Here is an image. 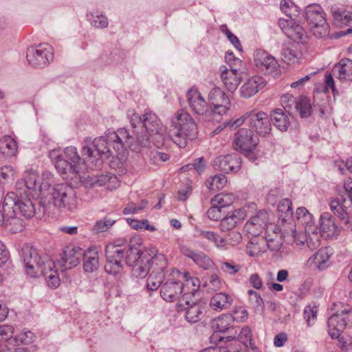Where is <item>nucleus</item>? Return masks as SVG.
<instances>
[{"label": "nucleus", "instance_id": "f257e3e1", "mask_svg": "<svg viewBox=\"0 0 352 352\" xmlns=\"http://www.w3.org/2000/svg\"><path fill=\"white\" fill-rule=\"evenodd\" d=\"M132 130H129L128 147L133 151L139 153L142 148L150 145V138H153L156 147L163 146L168 141L166 129L161 120L155 113L147 111L142 116L134 113L131 118Z\"/></svg>", "mask_w": 352, "mask_h": 352}, {"label": "nucleus", "instance_id": "f03ea898", "mask_svg": "<svg viewBox=\"0 0 352 352\" xmlns=\"http://www.w3.org/2000/svg\"><path fill=\"white\" fill-rule=\"evenodd\" d=\"M129 130L119 129L117 131H109L104 136L95 138L91 146H85L82 153L86 156L87 163L91 168L101 166L104 159L113 155L118 156L124 153L128 147Z\"/></svg>", "mask_w": 352, "mask_h": 352}, {"label": "nucleus", "instance_id": "7ed1b4c3", "mask_svg": "<svg viewBox=\"0 0 352 352\" xmlns=\"http://www.w3.org/2000/svg\"><path fill=\"white\" fill-rule=\"evenodd\" d=\"M148 254L143 252L140 248V243H133L131 241L128 248H123L118 244H109L106 248L107 261L104 265V270L111 275H116L123 270L122 259L125 258V263L128 266L131 267L138 263L143 255Z\"/></svg>", "mask_w": 352, "mask_h": 352}, {"label": "nucleus", "instance_id": "20e7f679", "mask_svg": "<svg viewBox=\"0 0 352 352\" xmlns=\"http://www.w3.org/2000/svg\"><path fill=\"white\" fill-rule=\"evenodd\" d=\"M173 130L168 134V140H172L180 148L187 145V140H194L197 138V127L190 115L186 111H179L172 120Z\"/></svg>", "mask_w": 352, "mask_h": 352}, {"label": "nucleus", "instance_id": "39448f33", "mask_svg": "<svg viewBox=\"0 0 352 352\" xmlns=\"http://www.w3.org/2000/svg\"><path fill=\"white\" fill-rule=\"evenodd\" d=\"M268 221L269 217L267 212L261 210L246 222L244 229L247 233L253 236L260 235L265 229V239L268 248L276 251L281 246L280 241L276 233H274V237L268 233L270 230H272L275 228L274 225L267 226Z\"/></svg>", "mask_w": 352, "mask_h": 352}, {"label": "nucleus", "instance_id": "423d86ee", "mask_svg": "<svg viewBox=\"0 0 352 352\" xmlns=\"http://www.w3.org/2000/svg\"><path fill=\"white\" fill-rule=\"evenodd\" d=\"M325 16L322 8L318 4H311L305 8V20L313 34L318 38L325 37L329 33V25Z\"/></svg>", "mask_w": 352, "mask_h": 352}, {"label": "nucleus", "instance_id": "0eeeda50", "mask_svg": "<svg viewBox=\"0 0 352 352\" xmlns=\"http://www.w3.org/2000/svg\"><path fill=\"white\" fill-rule=\"evenodd\" d=\"M47 255L39 254L38 250L29 244L23 245L21 250V258L27 274L36 278L41 275L45 270Z\"/></svg>", "mask_w": 352, "mask_h": 352}, {"label": "nucleus", "instance_id": "6e6552de", "mask_svg": "<svg viewBox=\"0 0 352 352\" xmlns=\"http://www.w3.org/2000/svg\"><path fill=\"white\" fill-rule=\"evenodd\" d=\"M54 204L56 207L74 212L77 208V200L74 189L66 184H58L50 188Z\"/></svg>", "mask_w": 352, "mask_h": 352}, {"label": "nucleus", "instance_id": "1a4fd4ad", "mask_svg": "<svg viewBox=\"0 0 352 352\" xmlns=\"http://www.w3.org/2000/svg\"><path fill=\"white\" fill-rule=\"evenodd\" d=\"M81 159L74 146H68L64 151L63 160L56 162V168L60 174H69L80 179L79 170L87 163L86 156Z\"/></svg>", "mask_w": 352, "mask_h": 352}, {"label": "nucleus", "instance_id": "9d476101", "mask_svg": "<svg viewBox=\"0 0 352 352\" xmlns=\"http://www.w3.org/2000/svg\"><path fill=\"white\" fill-rule=\"evenodd\" d=\"M331 210L346 223H349L346 210L352 207V179H347L338 197L329 203Z\"/></svg>", "mask_w": 352, "mask_h": 352}, {"label": "nucleus", "instance_id": "9b49d317", "mask_svg": "<svg viewBox=\"0 0 352 352\" xmlns=\"http://www.w3.org/2000/svg\"><path fill=\"white\" fill-rule=\"evenodd\" d=\"M53 58V48L48 43H41L28 48L26 58L33 67H43L47 65Z\"/></svg>", "mask_w": 352, "mask_h": 352}, {"label": "nucleus", "instance_id": "f8f14e48", "mask_svg": "<svg viewBox=\"0 0 352 352\" xmlns=\"http://www.w3.org/2000/svg\"><path fill=\"white\" fill-rule=\"evenodd\" d=\"M181 272L177 270L172 269L166 275V281L162 285L160 294L162 298L167 302L176 300L182 294L184 284L178 278Z\"/></svg>", "mask_w": 352, "mask_h": 352}, {"label": "nucleus", "instance_id": "ddd939ff", "mask_svg": "<svg viewBox=\"0 0 352 352\" xmlns=\"http://www.w3.org/2000/svg\"><path fill=\"white\" fill-rule=\"evenodd\" d=\"M328 332L331 338H338L347 325L352 324V309H340L328 318Z\"/></svg>", "mask_w": 352, "mask_h": 352}, {"label": "nucleus", "instance_id": "4468645a", "mask_svg": "<svg viewBox=\"0 0 352 352\" xmlns=\"http://www.w3.org/2000/svg\"><path fill=\"white\" fill-rule=\"evenodd\" d=\"M259 139L251 129H239L234 135V143L236 149L245 152V155L252 157V151L256 148Z\"/></svg>", "mask_w": 352, "mask_h": 352}, {"label": "nucleus", "instance_id": "2eb2a0df", "mask_svg": "<svg viewBox=\"0 0 352 352\" xmlns=\"http://www.w3.org/2000/svg\"><path fill=\"white\" fill-rule=\"evenodd\" d=\"M9 193H12L15 197L14 208L16 211L19 210L24 217L30 219L36 214L41 216V214L45 212L47 206L42 201L39 202L38 208H36L31 199L28 197H23L22 192H18L19 195L14 192H10Z\"/></svg>", "mask_w": 352, "mask_h": 352}, {"label": "nucleus", "instance_id": "dca6fc26", "mask_svg": "<svg viewBox=\"0 0 352 352\" xmlns=\"http://www.w3.org/2000/svg\"><path fill=\"white\" fill-rule=\"evenodd\" d=\"M25 187V193H30L34 197L45 195L43 187L40 182V177L36 171L28 170L25 173L23 179L18 181L16 184L17 192H21Z\"/></svg>", "mask_w": 352, "mask_h": 352}, {"label": "nucleus", "instance_id": "f3484780", "mask_svg": "<svg viewBox=\"0 0 352 352\" xmlns=\"http://www.w3.org/2000/svg\"><path fill=\"white\" fill-rule=\"evenodd\" d=\"M14 199L12 193H7L3 199V207L7 211L8 216L3 227L12 233L19 232L24 228L23 219L16 217V212L14 208Z\"/></svg>", "mask_w": 352, "mask_h": 352}, {"label": "nucleus", "instance_id": "a211bd4d", "mask_svg": "<svg viewBox=\"0 0 352 352\" xmlns=\"http://www.w3.org/2000/svg\"><path fill=\"white\" fill-rule=\"evenodd\" d=\"M249 125L258 135L267 136L271 131L270 117L261 111L253 110L248 111Z\"/></svg>", "mask_w": 352, "mask_h": 352}, {"label": "nucleus", "instance_id": "6ab92c4d", "mask_svg": "<svg viewBox=\"0 0 352 352\" xmlns=\"http://www.w3.org/2000/svg\"><path fill=\"white\" fill-rule=\"evenodd\" d=\"M330 14L333 19V23L336 26H350L346 30L341 31L340 36L352 33V8H343L332 5L330 7Z\"/></svg>", "mask_w": 352, "mask_h": 352}, {"label": "nucleus", "instance_id": "aec40b11", "mask_svg": "<svg viewBox=\"0 0 352 352\" xmlns=\"http://www.w3.org/2000/svg\"><path fill=\"white\" fill-rule=\"evenodd\" d=\"M254 60L258 69L271 75H276L278 62L274 57L263 50H256L254 53Z\"/></svg>", "mask_w": 352, "mask_h": 352}, {"label": "nucleus", "instance_id": "412c9836", "mask_svg": "<svg viewBox=\"0 0 352 352\" xmlns=\"http://www.w3.org/2000/svg\"><path fill=\"white\" fill-rule=\"evenodd\" d=\"M213 166L225 173H236L241 167V158L236 153L219 156L214 159Z\"/></svg>", "mask_w": 352, "mask_h": 352}, {"label": "nucleus", "instance_id": "4be33fe9", "mask_svg": "<svg viewBox=\"0 0 352 352\" xmlns=\"http://www.w3.org/2000/svg\"><path fill=\"white\" fill-rule=\"evenodd\" d=\"M83 251L78 247L67 246L64 248L63 256L58 264L63 267L62 270L76 267L83 255Z\"/></svg>", "mask_w": 352, "mask_h": 352}, {"label": "nucleus", "instance_id": "5701e85b", "mask_svg": "<svg viewBox=\"0 0 352 352\" xmlns=\"http://www.w3.org/2000/svg\"><path fill=\"white\" fill-rule=\"evenodd\" d=\"M266 84V80L262 76H252L249 78L241 87V96L245 99L250 98L263 89Z\"/></svg>", "mask_w": 352, "mask_h": 352}, {"label": "nucleus", "instance_id": "b1692460", "mask_svg": "<svg viewBox=\"0 0 352 352\" xmlns=\"http://www.w3.org/2000/svg\"><path fill=\"white\" fill-rule=\"evenodd\" d=\"M186 98L191 110L199 116H207L208 107L201 94L195 89H190L186 94Z\"/></svg>", "mask_w": 352, "mask_h": 352}, {"label": "nucleus", "instance_id": "393cba45", "mask_svg": "<svg viewBox=\"0 0 352 352\" xmlns=\"http://www.w3.org/2000/svg\"><path fill=\"white\" fill-rule=\"evenodd\" d=\"M246 210L239 208L228 214L221 219L219 229L223 232H226L234 229L246 217Z\"/></svg>", "mask_w": 352, "mask_h": 352}, {"label": "nucleus", "instance_id": "a878e982", "mask_svg": "<svg viewBox=\"0 0 352 352\" xmlns=\"http://www.w3.org/2000/svg\"><path fill=\"white\" fill-rule=\"evenodd\" d=\"M232 322V318L230 314H223L215 319L213 322L212 327L217 331L210 336V342L217 344L218 342H222L224 338L221 336L219 333L225 332L228 330Z\"/></svg>", "mask_w": 352, "mask_h": 352}, {"label": "nucleus", "instance_id": "bb28decb", "mask_svg": "<svg viewBox=\"0 0 352 352\" xmlns=\"http://www.w3.org/2000/svg\"><path fill=\"white\" fill-rule=\"evenodd\" d=\"M180 250L184 256L191 258L197 265L204 270H208L213 265L212 260L202 252L194 251L186 245L181 246Z\"/></svg>", "mask_w": 352, "mask_h": 352}, {"label": "nucleus", "instance_id": "cd10ccee", "mask_svg": "<svg viewBox=\"0 0 352 352\" xmlns=\"http://www.w3.org/2000/svg\"><path fill=\"white\" fill-rule=\"evenodd\" d=\"M221 72V79L227 89L232 92L238 87L240 82V76L236 69H228L226 66L219 68Z\"/></svg>", "mask_w": 352, "mask_h": 352}, {"label": "nucleus", "instance_id": "c85d7f7f", "mask_svg": "<svg viewBox=\"0 0 352 352\" xmlns=\"http://www.w3.org/2000/svg\"><path fill=\"white\" fill-rule=\"evenodd\" d=\"M290 114L281 109H274L270 114V122L280 131H287L291 123Z\"/></svg>", "mask_w": 352, "mask_h": 352}, {"label": "nucleus", "instance_id": "c756f323", "mask_svg": "<svg viewBox=\"0 0 352 352\" xmlns=\"http://www.w3.org/2000/svg\"><path fill=\"white\" fill-rule=\"evenodd\" d=\"M333 74L340 80H352V60L342 58L332 70Z\"/></svg>", "mask_w": 352, "mask_h": 352}, {"label": "nucleus", "instance_id": "7c9ffc66", "mask_svg": "<svg viewBox=\"0 0 352 352\" xmlns=\"http://www.w3.org/2000/svg\"><path fill=\"white\" fill-rule=\"evenodd\" d=\"M195 235L214 243V245L219 249H226V240L215 232L205 230L199 227H195Z\"/></svg>", "mask_w": 352, "mask_h": 352}, {"label": "nucleus", "instance_id": "2f4dec72", "mask_svg": "<svg viewBox=\"0 0 352 352\" xmlns=\"http://www.w3.org/2000/svg\"><path fill=\"white\" fill-rule=\"evenodd\" d=\"M46 267L41 275L45 276L50 287L56 288L59 285L60 278L58 276L57 270H55L56 264L50 257H46Z\"/></svg>", "mask_w": 352, "mask_h": 352}, {"label": "nucleus", "instance_id": "473e14b6", "mask_svg": "<svg viewBox=\"0 0 352 352\" xmlns=\"http://www.w3.org/2000/svg\"><path fill=\"white\" fill-rule=\"evenodd\" d=\"M320 232L327 233V236L337 235L338 233V226L335 219L329 212H323L320 215Z\"/></svg>", "mask_w": 352, "mask_h": 352}, {"label": "nucleus", "instance_id": "72a5a7b5", "mask_svg": "<svg viewBox=\"0 0 352 352\" xmlns=\"http://www.w3.org/2000/svg\"><path fill=\"white\" fill-rule=\"evenodd\" d=\"M83 269L85 272L92 273L99 267V256L97 251L89 250L83 253Z\"/></svg>", "mask_w": 352, "mask_h": 352}, {"label": "nucleus", "instance_id": "f704fd0d", "mask_svg": "<svg viewBox=\"0 0 352 352\" xmlns=\"http://www.w3.org/2000/svg\"><path fill=\"white\" fill-rule=\"evenodd\" d=\"M132 267V274L136 278H145L151 270L150 267V254L143 255L142 259L135 263Z\"/></svg>", "mask_w": 352, "mask_h": 352}, {"label": "nucleus", "instance_id": "c9c22d12", "mask_svg": "<svg viewBox=\"0 0 352 352\" xmlns=\"http://www.w3.org/2000/svg\"><path fill=\"white\" fill-rule=\"evenodd\" d=\"M17 148V144L11 136L6 135L0 140V152L4 155L9 157L15 155Z\"/></svg>", "mask_w": 352, "mask_h": 352}, {"label": "nucleus", "instance_id": "e433bc0d", "mask_svg": "<svg viewBox=\"0 0 352 352\" xmlns=\"http://www.w3.org/2000/svg\"><path fill=\"white\" fill-rule=\"evenodd\" d=\"M168 265L166 256L160 253L155 254L153 256H150L151 272L155 274H164V270Z\"/></svg>", "mask_w": 352, "mask_h": 352}, {"label": "nucleus", "instance_id": "4c0bfd02", "mask_svg": "<svg viewBox=\"0 0 352 352\" xmlns=\"http://www.w3.org/2000/svg\"><path fill=\"white\" fill-rule=\"evenodd\" d=\"M330 258V254L327 248H321L309 259V261L315 264L319 270L327 267V262Z\"/></svg>", "mask_w": 352, "mask_h": 352}, {"label": "nucleus", "instance_id": "58836bf2", "mask_svg": "<svg viewBox=\"0 0 352 352\" xmlns=\"http://www.w3.org/2000/svg\"><path fill=\"white\" fill-rule=\"evenodd\" d=\"M87 19L93 27L98 29L106 28L109 25L107 17L98 12L87 13Z\"/></svg>", "mask_w": 352, "mask_h": 352}, {"label": "nucleus", "instance_id": "ea45409f", "mask_svg": "<svg viewBox=\"0 0 352 352\" xmlns=\"http://www.w3.org/2000/svg\"><path fill=\"white\" fill-rule=\"evenodd\" d=\"M294 109L299 112L301 118H308L312 112L310 100L306 96H300L297 99Z\"/></svg>", "mask_w": 352, "mask_h": 352}, {"label": "nucleus", "instance_id": "a19ab883", "mask_svg": "<svg viewBox=\"0 0 352 352\" xmlns=\"http://www.w3.org/2000/svg\"><path fill=\"white\" fill-rule=\"evenodd\" d=\"M287 36L294 41L302 43H306L307 40V32L301 25L295 22L291 26L290 31H287Z\"/></svg>", "mask_w": 352, "mask_h": 352}, {"label": "nucleus", "instance_id": "79ce46f5", "mask_svg": "<svg viewBox=\"0 0 352 352\" xmlns=\"http://www.w3.org/2000/svg\"><path fill=\"white\" fill-rule=\"evenodd\" d=\"M234 200V196L232 193H220L211 199V205H214L220 209H223L230 206Z\"/></svg>", "mask_w": 352, "mask_h": 352}, {"label": "nucleus", "instance_id": "37998d69", "mask_svg": "<svg viewBox=\"0 0 352 352\" xmlns=\"http://www.w3.org/2000/svg\"><path fill=\"white\" fill-rule=\"evenodd\" d=\"M232 298L225 293H217L210 300V305L216 308H228L232 305Z\"/></svg>", "mask_w": 352, "mask_h": 352}, {"label": "nucleus", "instance_id": "c03bdc74", "mask_svg": "<svg viewBox=\"0 0 352 352\" xmlns=\"http://www.w3.org/2000/svg\"><path fill=\"white\" fill-rule=\"evenodd\" d=\"M277 211L279 219H281L283 221L292 217L293 211L291 200L289 199H283L280 201L277 207Z\"/></svg>", "mask_w": 352, "mask_h": 352}, {"label": "nucleus", "instance_id": "a18cd8bd", "mask_svg": "<svg viewBox=\"0 0 352 352\" xmlns=\"http://www.w3.org/2000/svg\"><path fill=\"white\" fill-rule=\"evenodd\" d=\"M227 183V178L223 174H217L210 177L206 182V186L211 190L222 189Z\"/></svg>", "mask_w": 352, "mask_h": 352}, {"label": "nucleus", "instance_id": "49530a36", "mask_svg": "<svg viewBox=\"0 0 352 352\" xmlns=\"http://www.w3.org/2000/svg\"><path fill=\"white\" fill-rule=\"evenodd\" d=\"M238 339L245 347L250 348L254 351H256L257 348L253 341L252 331L249 327L245 326L241 329Z\"/></svg>", "mask_w": 352, "mask_h": 352}, {"label": "nucleus", "instance_id": "de8ad7c7", "mask_svg": "<svg viewBox=\"0 0 352 352\" xmlns=\"http://www.w3.org/2000/svg\"><path fill=\"white\" fill-rule=\"evenodd\" d=\"M166 278L165 274H155L151 272L147 280L146 287L148 290L155 291L162 284L163 280Z\"/></svg>", "mask_w": 352, "mask_h": 352}, {"label": "nucleus", "instance_id": "09e8293b", "mask_svg": "<svg viewBox=\"0 0 352 352\" xmlns=\"http://www.w3.org/2000/svg\"><path fill=\"white\" fill-rule=\"evenodd\" d=\"M113 184V187L116 188L118 185V180L116 175H102L96 177L92 182L94 185L100 186L107 185V188H111L110 184Z\"/></svg>", "mask_w": 352, "mask_h": 352}, {"label": "nucleus", "instance_id": "8fccbe9b", "mask_svg": "<svg viewBox=\"0 0 352 352\" xmlns=\"http://www.w3.org/2000/svg\"><path fill=\"white\" fill-rule=\"evenodd\" d=\"M281 56L282 60L289 65L297 63L299 58L298 52L288 46H285L283 48Z\"/></svg>", "mask_w": 352, "mask_h": 352}, {"label": "nucleus", "instance_id": "3c124183", "mask_svg": "<svg viewBox=\"0 0 352 352\" xmlns=\"http://www.w3.org/2000/svg\"><path fill=\"white\" fill-rule=\"evenodd\" d=\"M184 312L186 320L190 323H195L200 320L205 315L201 309H179Z\"/></svg>", "mask_w": 352, "mask_h": 352}, {"label": "nucleus", "instance_id": "603ef678", "mask_svg": "<svg viewBox=\"0 0 352 352\" xmlns=\"http://www.w3.org/2000/svg\"><path fill=\"white\" fill-rule=\"evenodd\" d=\"M221 280L217 274H212L206 278L203 284L204 287H207L208 291H214L220 288Z\"/></svg>", "mask_w": 352, "mask_h": 352}, {"label": "nucleus", "instance_id": "864d4df0", "mask_svg": "<svg viewBox=\"0 0 352 352\" xmlns=\"http://www.w3.org/2000/svg\"><path fill=\"white\" fill-rule=\"evenodd\" d=\"M297 99L290 94H285L280 98V103L283 107V111L288 114H291L293 108L296 106Z\"/></svg>", "mask_w": 352, "mask_h": 352}, {"label": "nucleus", "instance_id": "5fc2aeb1", "mask_svg": "<svg viewBox=\"0 0 352 352\" xmlns=\"http://www.w3.org/2000/svg\"><path fill=\"white\" fill-rule=\"evenodd\" d=\"M280 9L291 19L298 12V7L291 0H283L280 3Z\"/></svg>", "mask_w": 352, "mask_h": 352}, {"label": "nucleus", "instance_id": "6e6d98bb", "mask_svg": "<svg viewBox=\"0 0 352 352\" xmlns=\"http://www.w3.org/2000/svg\"><path fill=\"white\" fill-rule=\"evenodd\" d=\"M15 174V169L12 166L6 165L0 168V177L4 183L13 181Z\"/></svg>", "mask_w": 352, "mask_h": 352}, {"label": "nucleus", "instance_id": "4d7b16f0", "mask_svg": "<svg viewBox=\"0 0 352 352\" xmlns=\"http://www.w3.org/2000/svg\"><path fill=\"white\" fill-rule=\"evenodd\" d=\"M227 236L224 238L226 240V246L228 244L232 246H235L239 244L242 241V235L238 231H229ZM227 248L226 247V249Z\"/></svg>", "mask_w": 352, "mask_h": 352}, {"label": "nucleus", "instance_id": "13d9d810", "mask_svg": "<svg viewBox=\"0 0 352 352\" xmlns=\"http://www.w3.org/2000/svg\"><path fill=\"white\" fill-rule=\"evenodd\" d=\"M115 220L104 219L98 221L94 226V230L98 233L107 231L113 223Z\"/></svg>", "mask_w": 352, "mask_h": 352}, {"label": "nucleus", "instance_id": "bf43d9fd", "mask_svg": "<svg viewBox=\"0 0 352 352\" xmlns=\"http://www.w3.org/2000/svg\"><path fill=\"white\" fill-rule=\"evenodd\" d=\"M147 204V201L142 200L141 203L137 206L134 203H131L129 204L126 208L123 210V214H135L138 213L139 211L144 209Z\"/></svg>", "mask_w": 352, "mask_h": 352}, {"label": "nucleus", "instance_id": "052dcab7", "mask_svg": "<svg viewBox=\"0 0 352 352\" xmlns=\"http://www.w3.org/2000/svg\"><path fill=\"white\" fill-rule=\"evenodd\" d=\"M320 234L313 232L311 235L307 239V245L311 250H315L318 248L320 245Z\"/></svg>", "mask_w": 352, "mask_h": 352}, {"label": "nucleus", "instance_id": "680f3d73", "mask_svg": "<svg viewBox=\"0 0 352 352\" xmlns=\"http://www.w3.org/2000/svg\"><path fill=\"white\" fill-rule=\"evenodd\" d=\"M223 214V210L214 205H211L207 211L208 217L213 221L221 219Z\"/></svg>", "mask_w": 352, "mask_h": 352}, {"label": "nucleus", "instance_id": "e2e57ef3", "mask_svg": "<svg viewBox=\"0 0 352 352\" xmlns=\"http://www.w3.org/2000/svg\"><path fill=\"white\" fill-rule=\"evenodd\" d=\"M199 352H237L232 344L227 346H215L206 348Z\"/></svg>", "mask_w": 352, "mask_h": 352}, {"label": "nucleus", "instance_id": "0e129e2a", "mask_svg": "<svg viewBox=\"0 0 352 352\" xmlns=\"http://www.w3.org/2000/svg\"><path fill=\"white\" fill-rule=\"evenodd\" d=\"M249 300L253 307H263L264 305L263 298L260 294L252 289L248 290Z\"/></svg>", "mask_w": 352, "mask_h": 352}, {"label": "nucleus", "instance_id": "69168bd1", "mask_svg": "<svg viewBox=\"0 0 352 352\" xmlns=\"http://www.w3.org/2000/svg\"><path fill=\"white\" fill-rule=\"evenodd\" d=\"M232 320L237 322H245L248 318V314L246 309H233L232 314H230Z\"/></svg>", "mask_w": 352, "mask_h": 352}, {"label": "nucleus", "instance_id": "338daca9", "mask_svg": "<svg viewBox=\"0 0 352 352\" xmlns=\"http://www.w3.org/2000/svg\"><path fill=\"white\" fill-rule=\"evenodd\" d=\"M296 216L298 219H301L302 223H309L311 219V215L309 211L304 207L297 208L296 211Z\"/></svg>", "mask_w": 352, "mask_h": 352}, {"label": "nucleus", "instance_id": "774afa93", "mask_svg": "<svg viewBox=\"0 0 352 352\" xmlns=\"http://www.w3.org/2000/svg\"><path fill=\"white\" fill-rule=\"evenodd\" d=\"M221 269L228 274H235L241 270V266L234 265L232 263L223 262L221 264Z\"/></svg>", "mask_w": 352, "mask_h": 352}]
</instances>
